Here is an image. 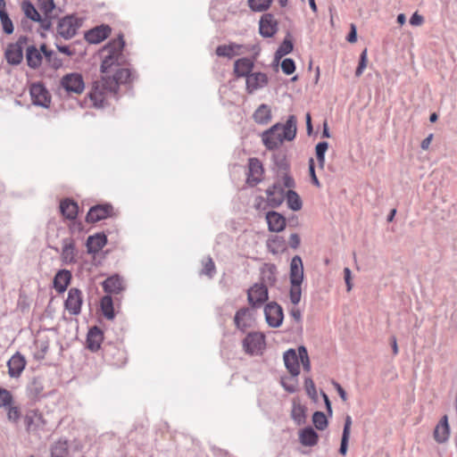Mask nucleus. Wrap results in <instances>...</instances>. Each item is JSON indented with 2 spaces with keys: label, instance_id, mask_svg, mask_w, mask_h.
<instances>
[{
  "label": "nucleus",
  "instance_id": "f257e3e1",
  "mask_svg": "<svg viewBox=\"0 0 457 457\" xmlns=\"http://www.w3.org/2000/svg\"><path fill=\"white\" fill-rule=\"evenodd\" d=\"M296 135L295 119L290 116L286 124H275L270 129L262 133V138L264 145L270 149H275L284 140H293Z\"/></svg>",
  "mask_w": 457,
  "mask_h": 457
},
{
  "label": "nucleus",
  "instance_id": "f03ea898",
  "mask_svg": "<svg viewBox=\"0 0 457 457\" xmlns=\"http://www.w3.org/2000/svg\"><path fill=\"white\" fill-rule=\"evenodd\" d=\"M124 45L123 37L120 36L103 49L104 60L101 64V72L104 76L112 73L123 63L124 57L122 55V50Z\"/></svg>",
  "mask_w": 457,
  "mask_h": 457
},
{
  "label": "nucleus",
  "instance_id": "7ed1b4c3",
  "mask_svg": "<svg viewBox=\"0 0 457 457\" xmlns=\"http://www.w3.org/2000/svg\"><path fill=\"white\" fill-rule=\"evenodd\" d=\"M114 94H116V83L109 82L107 76H103L101 79L93 83L88 97L94 107L102 108L108 97Z\"/></svg>",
  "mask_w": 457,
  "mask_h": 457
},
{
  "label": "nucleus",
  "instance_id": "20e7f679",
  "mask_svg": "<svg viewBox=\"0 0 457 457\" xmlns=\"http://www.w3.org/2000/svg\"><path fill=\"white\" fill-rule=\"evenodd\" d=\"M300 361L303 370L309 372L311 370V361L307 349L304 346H299L297 352L289 349L284 353L285 365L293 377H297L300 373Z\"/></svg>",
  "mask_w": 457,
  "mask_h": 457
},
{
  "label": "nucleus",
  "instance_id": "39448f33",
  "mask_svg": "<svg viewBox=\"0 0 457 457\" xmlns=\"http://www.w3.org/2000/svg\"><path fill=\"white\" fill-rule=\"evenodd\" d=\"M244 351L250 355H261L266 348L265 335L262 332H251L242 341Z\"/></svg>",
  "mask_w": 457,
  "mask_h": 457
},
{
  "label": "nucleus",
  "instance_id": "423d86ee",
  "mask_svg": "<svg viewBox=\"0 0 457 457\" xmlns=\"http://www.w3.org/2000/svg\"><path fill=\"white\" fill-rule=\"evenodd\" d=\"M104 359L109 365L120 368L126 363L127 354L123 348L108 345L104 349Z\"/></svg>",
  "mask_w": 457,
  "mask_h": 457
},
{
  "label": "nucleus",
  "instance_id": "0eeeda50",
  "mask_svg": "<svg viewBox=\"0 0 457 457\" xmlns=\"http://www.w3.org/2000/svg\"><path fill=\"white\" fill-rule=\"evenodd\" d=\"M80 26V21L73 15L65 16L61 19L57 25V33L65 39L73 37L77 29Z\"/></svg>",
  "mask_w": 457,
  "mask_h": 457
},
{
  "label": "nucleus",
  "instance_id": "6e6552de",
  "mask_svg": "<svg viewBox=\"0 0 457 457\" xmlns=\"http://www.w3.org/2000/svg\"><path fill=\"white\" fill-rule=\"evenodd\" d=\"M61 85L68 93L81 94L85 88L83 77L77 72L63 76L61 80Z\"/></svg>",
  "mask_w": 457,
  "mask_h": 457
},
{
  "label": "nucleus",
  "instance_id": "1a4fd4ad",
  "mask_svg": "<svg viewBox=\"0 0 457 457\" xmlns=\"http://www.w3.org/2000/svg\"><path fill=\"white\" fill-rule=\"evenodd\" d=\"M248 303L252 307H260L268 300V289L263 284L256 283L247 292Z\"/></svg>",
  "mask_w": 457,
  "mask_h": 457
},
{
  "label": "nucleus",
  "instance_id": "9d476101",
  "mask_svg": "<svg viewBox=\"0 0 457 457\" xmlns=\"http://www.w3.org/2000/svg\"><path fill=\"white\" fill-rule=\"evenodd\" d=\"M41 52L45 54L46 58L51 62L52 52L46 49V45H42L40 46V50L36 46H31L27 48L26 59L28 65L30 68L36 69L38 68L42 63V54Z\"/></svg>",
  "mask_w": 457,
  "mask_h": 457
},
{
  "label": "nucleus",
  "instance_id": "9b49d317",
  "mask_svg": "<svg viewBox=\"0 0 457 457\" xmlns=\"http://www.w3.org/2000/svg\"><path fill=\"white\" fill-rule=\"evenodd\" d=\"M27 39L20 37L15 43L10 44L5 50V58L10 64H20L23 59V47Z\"/></svg>",
  "mask_w": 457,
  "mask_h": 457
},
{
  "label": "nucleus",
  "instance_id": "f8f14e48",
  "mask_svg": "<svg viewBox=\"0 0 457 457\" xmlns=\"http://www.w3.org/2000/svg\"><path fill=\"white\" fill-rule=\"evenodd\" d=\"M263 167L262 162L257 158H250L248 162V173L246 183L254 187L263 179Z\"/></svg>",
  "mask_w": 457,
  "mask_h": 457
},
{
  "label": "nucleus",
  "instance_id": "ddd939ff",
  "mask_svg": "<svg viewBox=\"0 0 457 457\" xmlns=\"http://www.w3.org/2000/svg\"><path fill=\"white\" fill-rule=\"evenodd\" d=\"M264 314L267 323L271 328H278L283 321V311L280 305L276 303H270L264 308Z\"/></svg>",
  "mask_w": 457,
  "mask_h": 457
},
{
  "label": "nucleus",
  "instance_id": "4468645a",
  "mask_svg": "<svg viewBox=\"0 0 457 457\" xmlns=\"http://www.w3.org/2000/svg\"><path fill=\"white\" fill-rule=\"evenodd\" d=\"M267 201L270 206L278 207L285 200L287 192L280 182H275L266 190Z\"/></svg>",
  "mask_w": 457,
  "mask_h": 457
},
{
  "label": "nucleus",
  "instance_id": "2eb2a0df",
  "mask_svg": "<svg viewBox=\"0 0 457 457\" xmlns=\"http://www.w3.org/2000/svg\"><path fill=\"white\" fill-rule=\"evenodd\" d=\"M269 79L266 73L263 72H252L247 76L245 81V89L248 94H253L255 91L263 88L268 85Z\"/></svg>",
  "mask_w": 457,
  "mask_h": 457
},
{
  "label": "nucleus",
  "instance_id": "dca6fc26",
  "mask_svg": "<svg viewBox=\"0 0 457 457\" xmlns=\"http://www.w3.org/2000/svg\"><path fill=\"white\" fill-rule=\"evenodd\" d=\"M29 91L34 104L44 107H47L49 105L51 101L50 95L42 84H32Z\"/></svg>",
  "mask_w": 457,
  "mask_h": 457
},
{
  "label": "nucleus",
  "instance_id": "f3484780",
  "mask_svg": "<svg viewBox=\"0 0 457 457\" xmlns=\"http://www.w3.org/2000/svg\"><path fill=\"white\" fill-rule=\"evenodd\" d=\"M82 303V292L78 288H71L65 301L66 310L71 314L77 315L80 312Z\"/></svg>",
  "mask_w": 457,
  "mask_h": 457
},
{
  "label": "nucleus",
  "instance_id": "a211bd4d",
  "mask_svg": "<svg viewBox=\"0 0 457 457\" xmlns=\"http://www.w3.org/2000/svg\"><path fill=\"white\" fill-rule=\"evenodd\" d=\"M112 213V206L111 204H100L93 206L89 209L86 220L88 223H95L107 217Z\"/></svg>",
  "mask_w": 457,
  "mask_h": 457
},
{
  "label": "nucleus",
  "instance_id": "6ab92c4d",
  "mask_svg": "<svg viewBox=\"0 0 457 457\" xmlns=\"http://www.w3.org/2000/svg\"><path fill=\"white\" fill-rule=\"evenodd\" d=\"M268 228L270 232H281L286 228L287 220L281 213L270 211L266 213L265 216Z\"/></svg>",
  "mask_w": 457,
  "mask_h": 457
},
{
  "label": "nucleus",
  "instance_id": "aec40b11",
  "mask_svg": "<svg viewBox=\"0 0 457 457\" xmlns=\"http://www.w3.org/2000/svg\"><path fill=\"white\" fill-rule=\"evenodd\" d=\"M26 363L24 356L17 352L7 362L9 376L19 378L24 370Z\"/></svg>",
  "mask_w": 457,
  "mask_h": 457
},
{
  "label": "nucleus",
  "instance_id": "412c9836",
  "mask_svg": "<svg viewBox=\"0 0 457 457\" xmlns=\"http://www.w3.org/2000/svg\"><path fill=\"white\" fill-rule=\"evenodd\" d=\"M61 259L65 264H71L77 262V251L72 238H65L62 241Z\"/></svg>",
  "mask_w": 457,
  "mask_h": 457
},
{
  "label": "nucleus",
  "instance_id": "4be33fe9",
  "mask_svg": "<svg viewBox=\"0 0 457 457\" xmlns=\"http://www.w3.org/2000/svg\"><path fill=\"white\" fill-rule=\"evenodd\" d=\"M24 422L29 433L38 432V430L45 425L43 416L36 411H32L27 413L24 419Z\"/></svg>",
  "mask_w": 457,
  "mask_h": 457
},
{
  "label": "nucleus",
  "instance_id": "5701e85b",
  "mask_svg": "<svg viewBox=\"0 0 457 457\" xmlns=\"http://www.w3.org/2000/svg\"><path fill=\"white\" fill-rule=\"evenodd\" d=\"M278 29V23L270 13L264 14L260 21V33L264 37H272Z\"/></svg>",
  "mask_w": 457,
  "mask_h": 457
},
{
  "label": "nucleus",
  "instance_id": "b1692460",
  "mask_svg": "<svg viewBox=\"0 0 457 457\" xmlns=\"http://www.w3.org/2000/svg\"><path fill=\"white\" fill-rule=\"evenodd\" d=\"M111 33V28L108 25H101L90 29L86 34V39L91 44H98L104 40Z\"/></svg>",
  "mask_w": 457,
  "mask_h": 457
},
{
  "label": "nucleus",
  "instance_id": "393cba45",
  "mask_svg": "<svg viewBox=\"0 0 457 457\" xmlns=\"http://www.w3.org/2000/svg\"><path fill=\"white\" fill-rule=\"evenodd\" d=\"M449 436L450 427L448 423V416L444 415L435 428L434 438L437 443L443 444L448 440Z\"/></svg>",
  "mask_w": 457,
  "mask_h": 457
},
{
  "label": "nucleus",
  "instance_id": "a878e982",
  "mask_svg": "<svg viewBox=\"0 0 457 457\" xmlns=\"http://www.w3.org/2000/svg\"><path fill=\"white\" fill-rule=\"evenodd\" d=\"M245 46L236 43H230L228 45H220L216 48V54L220 57L232 58L236 55H240L245 53Z\"/></svg>",
  "mask_w": 457,
  "mask_h": 457
},
{
  "label": "nucleus",
  "instance_id": "bb28decb",
  "mask_svg": "<svg viewBox=\"0 0 457 457\" xmlns=\"http://www.w3.org/2000/svg\"><path fill=\"white\" fill-rule=\"evenodd\" d=\"M253 66L254 62L250 58L244 57L237 59L234 63V73L237 78H247V76L252 73L251 71Z\"/></svg>",
  "mask_w": 457,
  "mask_h": 457
},
{
  "label": "nucleus",
  "instance_id": "cd10ccee",
  "mask_svg": "<svg viewBox=\"0 0 457 457\" xmlns=\"http://www.w3.org/2000/svg\"><path fill=\"white\" fill-rule=\"evenodd\" d=\"M303 279V265L300 256L293 257L290 263V282L302 283Z\"/></svg>",
  "mask_w": 457,
  "mask_h": 457
},
{
  "label": "nucleus",
  "instance_id": "c85d7f7f",
  "mask_svg": "<svg viewBox=\"0 0 457 457\" xmlns=\"http://www.w3.org/2000/svg\"><path fill=\"white\" fill-rule=\"evenodd\" d=\"M107 243L104 234H96L89 236L87 240V249L88 253H96L101 251Z\"/></svg>",
  "mask_w": 457,
  "mask_h": 457
},
{
  "label": "nucleus",
  "instance_id": "c756f323",
  "mask_svg": "<svg viewBox=\"0 0 457 457\" xmlns=\"http://www.w3.org/2000/svg\"><path fill=\"white\" fill-rule=\"evenodd\" d=\"M0 24L4 34L11 35L13 33L14 26L7 12L5 0H0Z\"/></svg>",
  "mask_w": 457,
  "mask_h": 457
},
{
  "label": "nucleus",
  "instance_id": "7c9ffc66",
  "mask_svg": "<svg viewBox=\"0 0 457 457\" xmlns=\"http://www.w3.org/2000/svg\"><path fill=\"white\" fill-rule=\"evenodd\" d=\"M115 73L112 77L107 75V79L109 82L116 83V91L118 90L120 84L129 83L133 79L132 72L128 68H118L115 71Z\"/></svg>",
  "mask_w": 457,
  "mask_h": 457
},
{
  "label": "nucleus",
  "instance_id": "2f4dec72",
  "mask_svg": "<svg viewBox=\"0 0 457 457\" xmlns=\"http://www.w3.org/2000/svg\"><path fill=\"white\" fill-rule=\"evenodd\" d=\"M104 336L103 332L97 327L92 328L87 338V348L93 352L100 349L101 344L103 342Z\"/></svg>",
  "mask_w": 457,
  "mask_h": 457
},
{
  "label": "nucleus",
  "instance_id": "473e14b6",
  "mask_svg": "<svg viewBox=\"0 0 457 457\" xmlns=\"http://www.w3.org/2000/svg\"><path fill=\"white\" fill-rule=\"evenodd\" d=\"M103 287L106 293L119 294L124 289L123 280L118 275L112 276L104 281Z\"/></svg>",
  "mask_w": 457,
  "mask_h": 457
},
{
  "label": "nucleus",
  "instance_id": "72a5a7b5",
  "mask_svg": "<svg viewBox=\"0 0 457 457\" xmlns=\"http://www.w3.org/2000/svg\"><path fill=\"white\" fill-rule=\"evenodd\" d=\"M71 279V273L67 270H59L54 278V287L58 293H63Z\"/></svg>",
  "mask_w": 457,
  "mask_h": 457
},
{
  "label": "nucleus",
  "instance_id": "f704fd0d",
  "mask_svg": "<svg viewBox=\"0 0 457 457\" xmlns=\"http://www.w3.org/2000/svg\"><path fill=\"white\" fill-rule=\"evenodd\" d=\"M60 211L63 217L72 220L77 218L79 206L74 201L64 199L60 203Z\"/></svg>",
  "mask_w": 457,
  "mask_h": 457
},
{
  "label": "nucleus",
  "instance_id": "c9c22d12",
  "mask_svg": "<svg viewBox=\"0 0 457 457\" xmlns=\"http://www.w3.org/2000/svg\"><path fill=\"white\" fill-rule=\"evenodd\" d=\"M237 328L245 331L251 327L252 316L248 309L243 308L237 312L234 319Z\"/></svg>",
  "mask_w": 457,
  "mask_h": 457
},
{
  "label": "nucleus",
  "instance_id": "e433bc0d",
  "mask_svg": "<svg viewBox=\"0 0 457 457\" xmlns=\"http://www.w3.org/2000/svg\"><path fill=\"white\" fill-rule=\"evenodd\" d=\"M267 247L273 254L282 253L287 250V242L281 236H272L267 240Z\"/></svg>",
  "mask_w": 457,
  "mask_h": 457
},
{
  "label": "nucleus",
  "instance_id": "4c0bfd02",
  "mask_svg": "<svg viewBox=\"0 0 457 457\" xmlns=\"http://www.w3.org/2000/svg\"><path fill=\"white\" fill-rule=\"evenodd\" d=\"M300 443L304 446H314L318 444L319 436L312 428H305L299 432Z\"/></svg>",
  "mask_w": 457,
  "mask_h": 457
},
{
  "label": "nucleus",
  "instance_id": "58836bf2",
  "mask_svg": "<svg viewBox=\"0 0 457 457\" xmlns=\"http://www.w3.org/2000/svg\"><path fill=\"white\" fill-rule=\"evenodd\" d=\"M305 406L303 405L298 399H294L291 410V418L296 424L301 425L305 422Z\"/></svg>",
  "mask_w": 457,
  "mask_h": 457
},
{
  "label": "nucleus",
  "instance_id": "ea45409f",
  "mask_svg": "<svg viewBox=\"0 0 457 457\" xmlns=\"http://www.w3.org/2000/svg\"><path fill=\"white\" fill-rule=\"evenodd\" d=\"M253 118L258 124H268L271 120V110L269 105L262 104L254 112Z\"/></svg>",
  "mask_w": 457,
  "mask_h": 457
},
{
  "label": "nucleus",
  "instance_id": "a19ab883",
  "mask_svg": "<svg viewBox=\"0 0 457 457\" xmlns=\"http://www.w3.org/2000/svg\"><path fill=\"white\" fill-rule=\"evenodd\" d=\"M351 427H352V418L349 415H347L345 420V425H344L343 435H342V439H341V445L339 448V453L342 455H345L347 453L348 441H349L350 434H351Z\"/></svg>",
  "mask_w": 457,
  "mask_h": 457
},
{
  "label": "nucleus",
  "instance_id": "79ce46f5",
  "mask_svg": "<svg viewBox=\"0 0 457 457\" xmlns=\"http://www.w3.org/2000/svg\"><path fill=\"white\" fill-rule=\"evenodd\" d=\"M285 199L287 200L288 208L291 209L292 211L296 212L302 209V199L295 191L292 189L287 190Z\"/></svg>",
  "mask_w": 457,
  "mask_h": 457
},
{
  "label": "nucleus",
  "instance_id": "37998d69",
  "mask_svg": "<svg viewBox=\"0 0 457 457\" xmlns=\"http://www.w3.org/2000/svg\"><path fill=\"white\" fill-rule=\"evenodd\" d=\"M101 310L108 320L114 318L113 303L110 295H105L101 299Z\"/></svg>",
  "mask_w": 457,
  "mask_h": 457
},
{
  "label": "nucleus",
  "instance_id": "c03bdc74",
  "mask_svg": "<svg viewBox=\"0 0 457 457\" xmlns=\"http://www.w3.org/2000/svg\"><path fill=\"white\" fill-rule=\"evenodd\" d=\"M272 0H248V6L253 12H264L270 8Z\"/></svg>",
  "mask_w": 457,
  "mask_h": 457
},
{
  "label": "nucleus",
  "instance_id": "a18cd8bd",
  "mask_svg": "<svg viewBox=\"0 0 457 457\" xmlns=\"http://www.w3.org/2000/svg\"><path fill=\"white\" fill-rule=\"evenodd\" d=\"M21 8L26 17L29 18L32 21L40 20V14L31 3L28 1L22 2Z\"/></svg>",
  "mask_w": 457,
  "mask_h": 457
},
{
  "label": "nucleus",
  "instance_id": "49530a36",
  "mask_svg": "<svg viewBox=\"0 0 457 457\" xmlns=\"http://www.w3.org/2000/svg\"><path fill=\"white\" fill-rule=\"evenodd\" d=\"M328 148V144L327 142H320L316 145V157L320 169L324 168L325 164V153Z\"/></svg>",
  "mask_w": 457,
  "mask_h": 457
},
{
  "label": "nucleus",
  "instance_id": "de8ad7c7",
  "mask_svg": "<svg viewBox=\"0 0 457 457\" xmlns=\"http://www.w3.org/2000/svg\"><path fill=\"white\" fill-rule=\"evenodd\" d=\"M13 403L12 394L9 390L0 387V408H7Z\"/></svg>",
  "mask_w": 457,
  "mask_h": 457
},
{
  "label": "nucleus",
  "instance_id": "09e8293b",
  "mask_svg": "<svg viewBox=\"0 0 457 457\" xmlns=\"http://www.w3.org/2000/svg\"><path fill=\"white\" fill-rule=\"evenodd\" d=\"M312 422L315 428L319 430H324L328 427V420L326 415L321 411L314 412L312 416Z\"/></svg>",
  "mask_w": 457,
  "mask_h": 457
},
{
  "label": "nucleus",
  "instance_id": "8fccbe9b",
  "mask_svg": "<svg viewBox=\"0 0 457 457\" xmlns=\"http://www.w3.org/2000/svg\"><path fill=\"white\" fill-rule=\"evenodd\" d=\"M282 386L288 393H295L298 389V381L296 377L285 378L281 380Z\"/></svg>",
  "mask_w": 457,
  "mask_h": 457
},
{
  "label": "nucleus",
  "instance_id": "3c124183",
  "mask_svg": "<svg viewBox=\"0 0 457 457\" xmlns=\"http://www.w3.org/2000/svg\"><path fill=\"white\" fill-rule=\"evenodd\" d=\"M301 284L302 283H291L290 287V301L293 304H297L301 300L302 295V289H301Z\"/></svg>",
  "mask_w": 457,
  "mask_h": 457
},
{
  "label": "nucleus",
  "instance_id": "603ef678",
  "mask_svg": "<svg viewBox=\"0 0 457 457\" xmlns=\"http://www.w3.org/2000/svg\"><path fill=\"white\" fill-rule=\"evenodd\" d=\"M215 271H216V268H215L214 262L212 261V259L211 257H206L203 261L202 273L204 275H207L209 277H212V275L215 273Z\"/></svg>",
  "mask_w": 457,
  "mask_h": 457
},
{
  "label": "nucleus",
  "instance_id": "864d4df0",
  "mask_svg": "<svg viewBox=\"0 0 457 457\" xmlns=\"http://www.w3.org/2000/svg\"><path fill=\"white\" fill-rule=\"evenodd\" d=\"M68 453V444L66 441H58L52 450V455H62L64 457Z\"/></svg>",
  "mask_w": 457,
  "mask_h": 457
},
{
  "label": "nucleus",
  "instance_id": "5fc2aeb1",
  "mask_svg": "<svg viewBox=\"0 0 457 457\" xmlns=\"http://www.w3.org/2000/svg\"><path fill=\"white\" fill-rule=\"evenodd\" d=\"M4 409L7 411V419L13 423H17L21 418L20 408L12 404Z\"/></svg>",
  "mask_w": 457,
  "mask_h": 457
},
{
  "label": "nucleus",
  "instance_id": "6e6d98bb",
  "mask_svg": "<svg viewBox=\"0 0 457 457\" xmlns=\"http://www.w3.org/2000/svg\"><path fill=\"white\" fill-rule=\"evenodd\" d=\"M367 62H368L367 49H364L362 51V53L361 54L359 65L355 71L356 77H360L362 74L363 71L367 67Z\"/></svg>",
  "mask_w": 457,
  "mask_h": 457
},
{
  "label": "nucleus",
  "instance_id": "4d7b16f0",
  "mask_svg": "<svg viewBox=\"0 0 457 457\" xmlns=\"http://www.w3.org/2000/svg\"><path fill=\"white\" fill-rule=\"evenodd\" d=\"M281 69L283 72L287 75H290L294 73L295 71V62L290 58H286L281 62Z\"/></svg>",
  "mask_w": 457,
  "mask_h": 457
},
{
  "label": "nucleus",
  "instance_id": "13d9d810",
  "mask_svg": "<svg viewBox=\"0 0 457 457\" xmlns=\"http://www.w3.org/2000/svg\"><path fill=\"white\" fill-rule=\"evenodd\" d=\"M304 386L307 395L312 398H315L317 395L316 386L313 380L311 378H305Z\"/></svg>",
  "mask_w": 457,
  "mask_h": 457
},
{
  "label": "nucleus",
  "instance_id": "bf43d9fd",
  "mask_svg": "<svg viewBox=\"0 0 457 457\" xmlns=\"http://www.w3.org/2000/svg\"><path fill=\"white\" fill-rule=\"evenodd\" d=\"M292 50H293L292 42L290 40L285 39L283 41V43L281 44V46L278 47V49L277 51V54L283 56V55H286V54H289L290 52H292Z\"/></svg>",
  "mask_w": 457,
  "mask_h": 457
},
{
  "label": "nucleus",
  "instance_id": "052dcab7",
  "mask_svg": "<svg viewBox=\"0 0 457 457\" xmlns=\"http://www.w3.org/2000/svg\"><path fill=\"white\" fill-rule=\"evenodd\" d=\"M278 182H280L282 187L284 188H288V190L295 187L294 179L287 172L281 176Z\"/></svg>",
  "mask_w": 457,
  "mask_h": 457
},
{
  "label": "nucleus",
  "instance_id": "680f3d73",
  "mask_svg": "<svg viewBox=\"0 0 457 457\" xmlns=\"http://www.w3.org/2000/svg\"><path fill=\"white\" fill-rule=\"evenodd\" d=\"M44 390V386L37 379H34L30 385L29 391L34 396H39Z\"/></svg>",
  "mask_w": 457,
  "mask_h": 457
},
{
  "label": "nucleus",
  "instance_id": "e2e57ef3",
  "mask_svg": "<svg viewBox=\"0 0 457 457\" xmlns=\"http://www.w3.org/2000/svg\"><path fill=\"white\" fill-rule=\"evenodd\" d=\"M309 173H310L312 183L315 186L320 187V181L315 173L314 160L312 158H311L309 160Z\"/></svg>",
  "mask_w": 457,
  "mask_h": 457
},
{
  "label": "nucleus",
  "instance_id": "0e129e2a",
  "mask_svg": "<svg viewBox=\"0 0 457 457\" xmlns=\"http://www.w3.org/2000/svg\"><path fill=\"white\" fill-rule=\"evenodd\" d=\"M41 8L46 12H52L54 8V0H38Z\"/></svg>",
  "mask_w": 457,
  "mask_h": 457
},
{
  "label": "nucleus",
  "instance_id": "69168bd1",
  "mask_svg": "<svg viewBox=\"0 0 457 457\" xmlns=\"http://www.w3.org/2000/svg\"><path fill=\"white\" fill-rule=\"evenodd\" d=\"M424 22V18L422 15L419 14L417 12L412 14L410 19V23L412 26H420Z\"/></svg>",
  "mask_w": 457,
  "mask_h": 457
},
{
  "label": "nucleus",
  "instance_id": "338daca9",
  "mask_svg": "<svg viewBox=\"0 0 457 457\" xmlns=\"http://www.w3.org/2000/svg\"><path fill=\"white\" fill-rule=\"evenodd\" d=\"M301 239L298 234H291L289 237V245L292 248L296 249L300 245Z\"/></svg>",
  "mask_w": 457,
  "mask_h": 457
},
{
  "label": "nucleus",
  "instance_id": "774afa93",
  "mask_svg": "<svg viewBox=\"0 0 457 457\" xmlns=\"http://www.w3.org/2000/svg\"><path fill=\"white\" fill-rule=\"evenodd\" d=\"M333 386L337 389V391L339 396L341 397V399L344 402H346L347 401V395H346V393L344 390V388L337 382H333Z\"/></svg>",
  "mask_w": 457,
  "mask_h": 457
}]
</instances>
